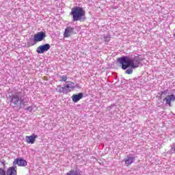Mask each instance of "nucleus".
Returning <instances> with one entry per match:
<instances>
[{
	"mask_svg": "<svg viewBox=\"0 0 175 175\" xmlns=\"http://www.w3.org/2000/svg\"><path fill=\"white\" fill-rule=\"evenodd\" d=\"M118 62L120 64L121 68L123 70H126V75H132L133 69H136L140 66L142 59L139 56L131 57L129 56H123L118 59Z\"/></svg>",
	"mask_w": 175,
	"mask_h": 175,
	"instance_id": "nucleus-1",
	"label": "nucleus"
},
{
	"mask_svg": "<svg viewBox=\"0 0 175 175\" xmlns=\"http://www.w3.org/2000/svg\"><path fill=\"white\" fill-rule=\"evenodd\" d=\"M11 103L18 107L19 106H24L27 103V96L25 94L21 91L15 92L12 94L10 96Z\"/></svg>",
	"mask_w": 175,
	"mask_h": 175,
	"instance_id": "nucleus-2",
	"label": "nucleus"
},
{
	"mask_svg": "<svg viewBox=\"0 0 175 175\" xmlns=\"http://www.w3.org/2000/svg\"><path fill=\"white\" fill-rule=\"evenodd\" d=\"M70 16H72V21H84L85 18V11L81 7H74L71 9Z\"/></svg>",
	"mask_w": 175,
	"mask_h": 175,
	"instance_id": "nucleus-3",
	"label": "nucleus"
},
{
	"mask_svg": "<svg viewBox=\"0 0 175 175\" xmlns=\"http://www.w3.org/2000/svg\"><path fill=\"white\" fill-rule=\"evenodd\" d=\"M51 47V46H50V44H45L44 45L39 46L37 48L36 51L38 54H44L46 51H49Z\"/></svg>",
	"mask_w": 175,
	"mask_h": 175,
	"instance_id": "nucleus-4",
	"label": "nucleus"
},
{
	"mask_svg": "<svg viewBox=\"0 0 175 175\" xmlns=\"http://www.w3.org/2000/svg\"><path fill=\"white\" fill-rule=\"evenodd\" d=\"M21 166L22 167L27 166V161L23 158L15 159L13 162V166Z\"/></svg>",
	"mask_w": 175,
	"mask_h": 175,
	"instance_id": "nucleus-5",
	"label": "nucleus"
},
{
	"mask_svg": "<svg viewBox=\"0 0 175 175\" xmlns=\"http://www.w3.org/2000/svg\"><path fill=\"white\" fill-rule=\"evenodd\" d=\"M135 161H136V157H135L132 154H129L124 159V162H125L127 166H130V165H132V163H133Z\"/></svg>",
	"mask_w": 175,
	"mask_h": 175,
	"instance_id": "nucleus-6",
	"label": "nucleus"
},
{
	"mask_svg": "<svg viewBox=\"0 0 175 175\" xmlns=\"http://www.w3.org/2000/svg\"><path fill=\"white\" fill-rule=\"evenodd\" d=\"M34 40L38 43V42H42L46 38V33L43 31L38 32L37 34L34 36Z\"/></svg>",
	"mask_w": 175,
	"mask_h": 175,
	"instance_id": "nucleus-7",
	"label": "nucleus"
},
{
	"mask_svg": "<svg viewBox=\"0 0 175 175\" xmlns=\"http://www.w3.org/2000/svg\"><path fill=\"white\" fill-rule=\"evenodd\" d=\"M38 139V135L35 134H32L30 136H26V142L29 144H33L35 143V141Z\"/></svg>",
	"mask_w": 175,
	"mask_h": 175,
	"instance_id": "nucleus-8",
	"label": "nucleus"
},
{
	"mask_svg": "<svg viewBox=\"0 0 175 175\" xmlns=\"http://www.w3.org/2000/svg\"><path fill=\"white\" fill-rule=\"evenodd\" d=\"M5 174L7 175H17V166L10 167L5 172Z\"/></svg>",
	"mask_w": 175,
	"mask_h": 175,
	"instance_id": "nucleus-9",
	"label": "nucleus"
},
{
	"mask_svg": "<svg viewBox=\"0 0 175 175\" xmlns=\"http://www.w3.org/2000/svg\"><path fill=\"white\" fill-rule=\"evenodd\" d=\"M165 103L168 105L170 107L172 106V102H175V95L171 94L168 95L165 98Z\"/></svg>",
	"mask_w": 175,
	"mask_h": 175,
	"instance_id": "nucleus-10",
	"label": "nucleus"
},
{
	"mask_svg": "<svg viewBox=\"0 0 175 175\" xmlns=\"http://www.w3.org/2000/svg\"><path fill=\"white\" fill-rule=\"evenodd\" d=\"M75 31V28L67 27L66 29L64 31V38H69L72 33H73Z\"/></svg>",
	"mask_w": 175,
	"mask_h": 175,
	"instance_id": "nucleus-11",
	"label": "nucleus"
},
{
	"mask_svg": "<svg viewBox=\"0 0 175 175\" xmlns=\"http://www.w3.org/2000/svg\"><path fill=\"white\" fill-rule=\"evenodd\" d=\"M64 88H65V91H67V94H68V92H70V90H74V88H75V83L72 81H67V84L66 86H64Z\"/></svg>",
	"mask_w": 175,
	"mask_h": 175,
	"instance_id": "nucleus-12",
	"label": "nucleus"
},
{
	"mask_svg": "<svg viewBox=\"0 0 175 175\" xmlns=\"http://www.w3.org/2000/svg\"><path fill=\"white\" fill-rule=\"evenodd\" d=\"M84 94L83 93H79L78 94H74L72 96V102H75V103H77V102H79L80 99H83V96Z\"/></svg>",
	"mask_w": 175,
	"mask_h": 175,
	"instance_id": "nucleus-13",
	"label": "nucleus"
},
{
	"mask_svg": "<svg viewBox=\"0 0 175 175\" xmlns=\"http://www.w3.org/2000/svg\"><path fill=\"white\" fill-rule=\"evenodd\" d=\"M55 91L59 94H68V91L65 90V87H61V85H57Z\"/></svg>",
	"mask_w": 175,
	"mask_h": 175,
	"instance_id": "nucleus-14",
	"label": "nucleus"
},
{
	"mask_svg": "<svg viewBox=\"0 0 175 175\" xmlns=\"http://www.w3.org/2000/svg\"><path fill=\"white\" fill-rule=\"evenodd\" d=\"M66 175H81V171L79 170H71L69 172H68Z\"/></svg>",
	"mask_w": 175,
	"mask_h": 175,
	"instance_id": "nucleus-15",
	"label": "nucleus"
},
{
	"mask_svg": "<svg viewBox=\"0 0 175 175\" xmlns=\"http://www.w3.org/2000/svg\"><path fill=\"white\" fill-rule=\"evenodd\" d=\"M36 43L37 42L35 40V37H33V38H30L27 40V46H29V47H31V46H35V44H36Z\"/></svg>",
	"mask_w": 175,
	"mask_h": 175,
	"instance_id": "nucleus-16",
	"label": "nucleus"
},
{
	"mask_svg": "<svg viewBox=\"0 0 175 175\" xmlns=\"http://www.w3.org/2000/svg\"><path fill=\"white\" fill-rule=\"evenodd\" d=\"M1 163L3 165V168H0V175H6V170H5V161H1Z\"/></svg>",
	"mask_w": 175,
	"mask_h": 175,
	"instance_id": "nucleus-17",
	"label": "nucleus"
},
{
	"mask_svg": "<svg viewBox=\"0 0 175 175\" xmlns=\"http://www.w3.org/2000/svg\"><path fill=\"white\" fill-rule=\"evenodd\" d=\"M60 81H66L68 80V77L66 75L60 76Z\"/></svg>",
	"mask_w": 175,
	"mask_h": 175,
	"instance_id": "nucleus-18",
	"label": "nucleus"
},
{
	"mask_svg": "<svg viewBox=\"0 0 175 175\" xmlns=\"http://www.w3.org/2000/svg\"><path fill=\"white\" fill-rule=\"evenodd\" d=\"M105 39V42H106V43H109L110 42V36L107 35L105 37H104Z\"/></svg>",
	"mask_w": 175,
	"mask_h": 175,
	"instance_id": "nucleus-19",
	"label": "nucleus"
},
{
	"mask_svg": "<svg viewBox=\"0 0 175 175\" xmlns=\"http://www.w3.org/2000/svg\"><path fill=\"white\" fill-rule=\"evenodd\" d=\"M114 106H115L114 105H111L110 106L107 107V111H110V110H111L113 109V107H114Z\"/></svg>",
	"mask_w": 175,
	"mask_h": 175,
	"instance_id": "nucleus-20",
	"label": "nucleus"
},
{
	"mask_svg": "<svg viewBox=\"0 0 175 175\" xmlns=\"http://www.w3.org/2000/svg\"><path fill=\"white\" fill-rule=\"evenodd\" d=\"M26 110H27V111H32V110H33V108L32 107H31V106H29V107H27L26 108Z\"/></svg>",
	"mask_w": 175,
	"mask_h": 175,
	"instance_id": "nucleus-21",
	"label": "nucleus"
},
{
	"mask_svg": "<svg viewBox=\"0 0 175 175\" xmlns=\"http://www.w3.org/2000/svg\"><path fill=\"white\" fill-rule=\"evenodd\" d=\"M168 91H169L168 90L161 91V95H166V94H167Z\"/></svg>",
	"mask_w": 175,
	"mask_h": 175,
	"instance_id": "nucleus-22",
	"label": "nucleus"
},
{
	"mask_svg": "<svg viewBox=\"0 0 175 175\" xmlns=\"http://www.w3.org/2000/svg\"><path fill=\"white\" fill-rule=\"evenodd\" d=\"M174 38H175V33L174 34Z\"/></svg>",
	"mask_w": 175,
	"mask_h": 175,
	"instance_id": "nucleus-23",
	"label": "nucleus"
}]
</instances>
